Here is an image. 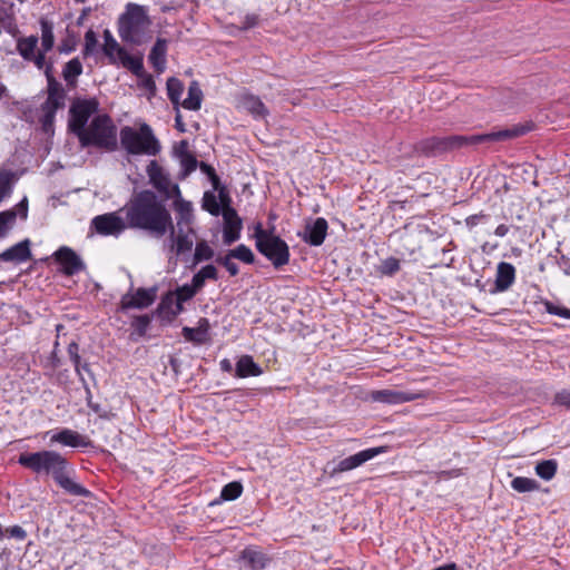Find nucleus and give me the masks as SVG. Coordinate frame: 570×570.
<instances>
[{
	"instance_id": "nucleus-1",
	"label": "nucleus",
	"mask_w": 570,
	"mask_h": 570,
	"mask_svg": "<svg viewBox=\"0 0 570 570\" xmlns=\"http://www.w3.org/2000/svg\"><path fill=\"white\" fill-rule=\"evenodd\" d=\"M120 212L129 228L146 230L155 238H161L171 227L170 213L150 190L135 195Z\"/></svg>"
},
{
	"instance_id": "nucleus-2",
	"label": "nucleus",
	"mask_w": 570,
	"mask_h": 570,
	"mask_svg": "<svg viewBox=\"0 0 570 570\" xmlns=\"http://www.w3.org/2000/svg\"><path fill=\"white\" fill-rule=\"evenodd\" d=\"M40 47L39 37L31 35L21 37L17 40V51L24 61L32 62L38 70L46 69L49 65L53 67V61L47 58V52L52 50L56 38L53 32V22L41 18L40 21Z\"/></svg>"
},
{
	"instance_id": "nucleus-3",
	"label": "nucleus",
	"mask_w": 570,
	"mask_h": 570,
	"mask_svg": "<svg viewBox=\"0 0 570 570\" xmlns=\"http://www.w3.org/2000/svg\"><path fill=\"white\" fill-rule=\"evenodd\" d=\"M150 26L147 7L129 2L118 19V33L124 41L140 45Z\"/></svg>"
},
{
	"instance_id": "nucleus-4",
	"label": "nucleus",
	"mask_w": 570,
	"mask_h": 570,
	"mask_svg": "<svg viewBox=\"0 0 570 570\" xmlns=\"http://www.w3.org/2000/svg\"><path fill=\"white\" fill-rule=\"evenodd\" d=\"M77 137L81 147L95 146L108 151L117 148L116 126L107 115L96 116Z\"/></svg>"
},
{
	"instance_id": "nucleus-5",
	"label": "nucleus",
	"mask_w": 570,
	"mask_h": 570,
	"mask_svg": "<svg viewBox=\"0 0 570 570\" xmlns=\"http://www.w3.org/2000/svg\"><path fill=\"white\" fill-rule=\"evenodd\" d=\"M120 144L130 155L156 156L161 148L151 127L147 124H141L138 129L130 126L122 127Z\"/></svg>"
},
{
	"instance_id": "nucleus-6",
	"label": "nucleus",
	"mask_w": 570,
	"mask_h": 570,
	"mask_svg": "<svg viewBox=\"0 0 570 570\" xmlns=\"http://www.w3.org/2000/svg\"><path fill=\"white\" fill-rule=\"evenodd\" d=\"M257 250L264 255L275 268H279L289 262L288 245L273 232L257 224L254 230Z\"/></svg>"
},
{
	"instance_id": "nucleus-7",
	"label": "nucleus",
	"mask_w": 570,
	"mask_h": 570,
	"mask_svg": "<svg viewBox=\"0 0 570 570\" xmlns=\"http://www.w3.org/2000/svg\"><path fill=\"white\" fill-rule=\"evenodd\" d=\"M19 463L36 473L50 474L53 480L69 465L68 461L56 451H39L23 453L19 456Z\"/></svg>"
},
{
	"instance_id": "nucleus-8",
	"label": "nucleus",
	"mask_w": 570,
	"mask_h": 570,
	"mask_svg": "<svg viewBox=\"0 0 570 570\" xmlns=\"http://www.w3.org/2000/svg\"><path fill=\"white\" fill-rule=\"evenodd\" d=\"M121 212H111L95 216L90 222V228L101 236L119 237L128 227L127 219Z\"/></svg>"
},
{
	"instance_id": "nucleus-9",
	"label": "nucleus",
	"mask_w": 570,
	"mask_h": 570,
	"mask_svg": "<svg viewBox=\"0 0 570 570\" xmlns=\"http://www.w3.org/2000/svg\"><path fill=\"white\" fill-rule=\"evenodd\" d=\"M95 99H78L70 107L69 129L77 136L86 128L88 119L97 111Z\"/></svg>"
},
{
	"instance_id": "nucleus-10",
	"label": "nucleus",
	"mask_w": 570,
	"mask_h": 570,
	"mask_svg": "<svg viewBox=\"0 0 570 570\" xmlns=\"http://www.w3.org/2000/svg\"><path fill=\"white\" fill-rule=\"evenodd\" d=\"M222 216L224 219L223 242L225 245H232L239 239L243 224L236 210L230 207V199L227 196H222Z\"/></svg>"
},
{
	"instance_id": "nucleus-11",
	"label": "nucleus",
	"mask_w": 570,
	"mask_h": 570,
	"mask_svg": "<svg viewBox=\"0 0 570 570\" xmlns=\"http://www.w3.org/2000/svg\"><path fill=\"white\" fill-rule=\"evenodd\" d=\"M168 230L170 232L169 248L177 257L191 252L196 236L194 227H175L171 224Z\"/></svg>"
},
{
	"instance_id": "nucleus-12",
	"label": "nucleus",
	"mask_w": 570,
	"mask_h": 570,
	"mask_svg": "<svg viewBox=\"0 0 570 570\" xmlns=\"http://www.w3.org/2000/svg\"><path fill=\"white\" fill-rule=\"evenodd\" d=\"M147 175L153 186L167 198L171 197L173 194H178V185L171 183L168 174L156 160L148 164Z\"/></svg>"
},
{
	"instance_id": "nucleus-13",
	"label": "nucleus",
	"mask_w": 570,
	"mask_h": 570,
	"mask_svg": "<svg viewBox=\"0 0 570 570\" xmlns=\"http://www.w3.org/2000/svg\"><path fill=\"white\" fill-rule=\"evenodd\" d=\"M45 71L47 81H48V97L42 105V110H55L62 108L65 106L66 92L60 82H58L53 77V68L49 65Z\"/></svg>"
},
{
	"instance_id": "nucleus-14",
	"label": "nucleus",
	"mask_w": 570,
	"mask_h": 570,
	"mask_svg": "<svg viewBox=\"0 0 570 570\" xmlns=\"http://www.w3.org/2000/svg\"><path fill=\"white\" fill-rule=\"evenodd\" d=\"M528 130L529 128L525 126L515 125L507 129H501L481 135H471L469 136V145H478L485 142L492 144L498 141L510 140L524 135Z\"/></svg>"
},
{
	"instance_id": "nucleus-15",
	"label": "nucleus",
	"mask_w": 570,
	"mask_h": 570,
	"mask_svg": "<svg viewBox=\"0 0 570 570\" xmlns=\"http://www.w3.org/2000/svg\"><path fill=\"white\" fill-rule=\"evenodd\" d=\"M383 450L381 448H372L366 449L364 451H361L354 455H351L348 458H345L341 460L337 464H335L332 470L330 471V474L336 475L337 473L351 471L363 463H365L368 460H372L374 456H376L379 453H382Z\"/></svg>"
},
{
	"instance_id": "nucleus-16",
	"label": "nucleus",
	"mask_w": 570,
	"mask_h": 570,
	"mask_svg": "<svg viewBox=\"0 0 570 570\" xmlns=\"http://www.w3.org/2000/svg\"><path fill=\"white\" fill-rule=\"evenodd\" d=\"M173 208L176 213V227H193L195 215L194 206L190 202L183 198L180 189L178 194H173Z\"/></svg>"
},
{
	"instance_id": "nucleus-17",
	"label": "nucleus",
	"mask_w": 570,
	"mask_h": 570,
	"mask_svg": "<svg viewBox=\"0 0 570 570\" xmlns=\"http://www.w3.org/2000/svg\"><path fill=\"white\" fill-rule=\"evenodd\" d=\"M156 298V288H138L136 292L127 293L121 297V307L128 308H146L150 306Z\"/></svg>"
},
{
	"instance_id": "nucleus-18",
	"label": "nucleus",
	"mask_w": 570,
	"mask_h": 570,
	"mask_svg": "<svg viewBox=\"0 0 570 570\" xmlns=\"http://www.w3.org/2000/svg\"><path fill=\"white\" fill-rule=\"evenodd\" d=\"M328 224L325 218L318 217L307 223L305 232L299 234L303 240L312 246H321L327 235Z\"/></svg>"
},
{
	"instance_id": "nucleus-19",
	"label": "nucleus",
	"mask_w": 570,
	"mask_h": 570,
	"mask_svg": "<svg viewBox=\"0 0 570 570\" xmlns=\"http://www.w3.org/2000/svg\"><path fill=\"white\" fill-rule=\"evenodd\" d=\"M47 435H50L51 443H59L65 446L85 448L89 444L86 436L70 429H62L57 432L50 431L47 432Z\"/></svg>"
},
{
	"instance_id": "nucleus-20",
	"label": "nucleus",
	"mask_w": 570,
	"mask_h": 570,
	"mask_svg": "<svg viewBox=\"0 0 570 570\" xmlns=\"http://www.w3.org/2000/svg\"><path fill=\"white\" fill-rule=\"evenodd\" d=\"M72 474L73 470L70 468V465H68L66 470L56 476L55 481L60 488H62L67 493L71 495L90 498L91 492L80 483L76 482L72 478Z\"/></svg>"
},
{
	"instance_id": "nucleus-21",
	"label": "nucleus",
	"mask_w": 570,
	"mask_h": 570,
	"mask_svg": "<svg viewBox=\"0 0 570 570\" xmlns=\"http://www.w3.org/2000/svg\"><path fill=\"white\" fill-rule=\"evenodd\" d=\"M236 107L239 110L247 111L255 119H264L267 115V109L262 100L252 94L244 92L237 97Z\"/></svg>"
},
{
	"instance_id": "nucleus-22",
	"label": "nucleus",
	"mask_w": 570,
	"mask_h": 570,
	"mask_svg": "<svg viewBox=\"0 0 570 570\" xmlns=\"http://www.w3.org/2000/svg\"><path fill=\"white\" fill-rule=\"evenodd\" d=\"M55 257L68 275H73L85 267L80 257L69 247H60L55 253Z\"/></svg>"
},
{
	"instance_id": "nucleus-23",
	"label": "nucleus",
	"mask_w": 570,
	"mask_h": 570,
	"mask_svg": "<svg viewBox=\"0 0 570 570\" xmlns=\"http://www.w3.org/2000/svg\"><path fill=\"white\" fill-rule=\"evenodd\" d=\"M419 397L415 393L396 391V390H380L372 392V400L387 404H401L414 401Z\"/></svg>"
},
{
	"instance_id": "nucleus-24",
	"label": "nucleus",
	"mask_w": 570,
	"mask_h": 570,
	"mask_svg": "<svg viewBox=\"0 0 570 570\" xmlns=\"http://www.w3.org/2000/svg\"><path fill=\"white\" fill-rule=\"evenodd\" d=\"M198 292L194 289L190 284H184L178 286L175 292L167 295L163 301V305L171 303L175 298V308L171 311V313L173 315H178L184 311L183 304L191 299Z\"/></svg>"
},
{
	"instance_id": "nucleus-25",
	"label": "nucleus",
	"mask_w": 570,
	"mask_h": 570,
	"mask_svg": "<svg viewBox=\"0 0 570 570\" xmlns=\"http://www.w3.org/2000/svg\"><path fill=\"white\" fill-rule=\"evenodd\" d=\"M515 281V268L512 264L501 262L497 267L495 292L508 291Z\"/></svg>"
},
{
	"instance_id": "nucleus-26",
	"label": "nucleus",
	"mask_w": 570,
	"mask_h": 570,
	"mask_svg": "<svg viewBox=\"0 0 570 570\" xmlns=\"http://www.w3.org/2000/svg\"><path fill=\"white\" fill-rule=\"evenodd\" d=\"M31 256L29 240H22L0 254V261L23 263Z\"/></svg>"
},
{
	"instance_id": "nucleus-27",
	"label": "nucleus",
	"mask_w": 570,
	"mask_h": 570,
	"mask_svg": "<svg viewBox=\"0 0 570 570\" xmlns=\"http://www.w3.org/2000/svg\"><path fill=\"white\" fill-rule=\"evenodd\" d=\"M167 40L158 38L149 52V61L158 73L166 69Z\"/></svg>"
},
{
	"instance_id": "nucleus-28",
	"label": "nucleus",
	"mask_w": 570,
	"mask_h": 570,
	"mask_svg": "<svg viewBox=\"0 0 570 570\" xmlns=\"http://www.w3.org/2000/svg\"><path fill=\"white\" fill-rule=\"evenodd\" d=\"M263 373L261 366L254 362L250 355H242L235 368L237 377L259 376Z\"/></svg>"
},
{
	"instance_id": "nucleus-29",
	"label": "nucleus",
	"mask_w": 570,
	"mask_h": 570,
	"mask_svg": "<svg viewBox=\"0 0 570 570\" xmlns=\"http://www.w3.org/2000/svg\"><path fill=\"white\" fill-rule=\"evenodd\" d=\"M208 328V321L206 318H200L197 327H183V336L188 342L203 344L207 340Z\"/></svg>"
},
{
	"instance_id": "nucleus-30",
	"label": "nucleus",
	"mask_w": 570,
	"mask_h": 570,
	"mask_svg": "<svg viewBox=\"0 0 570 570\" xmlns=\"http://www.w3.org/2000/svg\"><path fill=\"white\" fill-rule=\"evenodd\" d=\"M217 281L218 279V272L217 268L209 264L206 266H203L191 278V287L199 292L204 286L206 281Z\"/></svg>"
},
{
	"instance_id": "nucleus-31",
	"label": "nucleus",
	"mask_w": 570,
	"mask_h": 570,
	"mask_svg": "<svg viewBox=\"0 0 570 570\" xmlns=\"http://www.w3.org/2000/svg\"><path fill=\"white\" fill-rule=\"evenodd\" d=\"M217 281L218 279V272L217 268L209 264L206 266H203L191 278V287L199 292L204 286L206 281Z\"/></svg>"
},
{
	"instance_id": "nucleus-32",
	"label": "nucleus",
	"mask_w": 570,
	"mask_h": 570,
	"mask_svg": "<svg viewBox=\"0 0 570 570\" xmlns=\"http://www.w3.org/2000/svg\"><path fill=\"white\" fill-rule=\"evenodd\" d=\"M217 281L218 279V272L217 268L209 264L206 266H203L191 278V287L199 292L204 286L206 281Z\"/></svg>"
},
{
	"instance_id": "nucleus-33",
	"label": "nucleus",
	"mask_w": 570,
	"mask_h": 570,
	"mask_svg": "<svg viewBox=\"0 0 570 570\" xmlns=\"http://www.w3.org/2000/svg\"><path fill=\"white\" fill-rule=\"evenodd\" d=\"M203 91L197 81H191L188 87V95L180 105L188 110H198L202 107Z\"/></svg>"
},
{
	"instance_id": "nucleus-34",
	"label": "nucleus",
	"mask_w": 570,
	"mask_h": 570,
	"mask_svg": "<svg viewBox=\"0 0 570 570\" xmlns=\"http://www.w3.org/2000/svg\"><path fill=\"white\" fill-rule=\"evenodd\" d=\"M104 40L105 42L102 50L105 55L109 58L111 62H116L117 59L121 56V52H125L126 50L119 46V43L108 29L104 31Z\"/></svg>"
},
{
	"instance_id": "nucleus-35",
	"label": "nucleus",
	"mask_w": 570,
	"mask_h": 570,
	"mask_svg": "<svg viewBox=\"0 0 570 570\" xmlns=\"http://www.w3.org/2000/svg\"><path fill=\"white\" fill-rule=\"evenodd\" d=\"M82 73V63L78 58L69 60L62 70L63 79L68 85L73 86L77 78Z\"/></svg>"
},
{
	"instance_id": "nucleus-36",
	"label": "nucleus",
	"mask_w": 570,
	"mask_h": 570,
	"mask_svg": "<svg viewBox=\"0 0 570 570\" xmlns=\"http://www.w3.org/2000/svg\"><path fill=\"white\" fill-rule=\"evenodd\" d=\"M125 68L130 70L137 77L142 76L144 66L141 57H134L129 55L127 51L121 52V56L117 59Z\"/></svg>"
},
{
	"instance_id": "nucleus-37",
	"label": "nucleus",
	"mask_w": 570,
	"mask_h": 570,
	"mask_svg": "<svg viewBox=\"0 0 570 570\" xmlns=\"http://www.w3.org/2000/svg\"><path fill=\"white\" fill-rule=\"evenodd\" d=\"M14 180L16 177L11 170H0V204L11 195Z\"/></svg>"
},
{
	"instance_id": "nucleus-38",
	"label": "nucleus",
	"mask_w": 570,
	"mask_h": 570,
	"mask_svg": "<svg viewBox=\"0 0 570 570\" xmlns=\"http://www.w3.org/2000/svg\"><path fill=\"white\" fill-rule=\"evenodd\" d=\"M166 86L168 98L173 102V105H180V98L184 92V83L179 79L171 77L167 80Z\"/></svg>"
},
{
	"instance_id": "nucleus-39",
	"label": "nucleus",
	"mask_w": 570,
	"mask_h": 570,
	"mask_svg": "<svg viewBox=\"0 0 570 570\" xmlns=\"http://www.w3.org/2000/svg\"><path fill=\"white\" fill-rule=\"evenodd\" d=\"M213 257L214 249L208 245L206 240H200L196 243L193 257V266H196L204 261H209Z\"/></svg>"
},
{
	"instance_id": "nucleus-40",
	"label": "nucleus",
	"mask_w": 570,
	"mask_h": 570,
	"mask_svg": "<svg viewBox=\"0 0 570 570\" xmlns=\"http://www.w3.org/2000/svg\"><path fill=\"white\" fill-rule=\"evenodd\" d=\"M243 559L254 569L262 570L266 567L265 556L256 550L246 549L243 551Z\"/></svg>"
},
{
	"instance_id": "nucleus-41",
	"label": "nucleus",
	"mask_w": 570,
	"mask_h": 570,
	"mask_svg": "<svg viewBox=\"0 0 570 570\" xmlns=\"http://www.w3.org/2000/svg\"><path fill=\"white\" fill-rule=\"evenodd\" d=\"M222 196L224 195L220 194L219 199H217V197L214 194L205 193L203 199V208L213 216H218L219 214H222L223 209Z\"/></svg>"
},
{
	"instance_id": "nucleus-42",
	"label": "nucleus",
	"mask_w": 570,
	"mask_h": 570,
	"mask_svg": "<svg viewBox=\"0 0 570 570\" xmlns=\"http://www.w3.org/2000/svg\"><path fill=\"white\" fill-rule=\"evenodd\" d=\"M511 488L517 492H532L539 489V484L534 479L517 476L511 481Z\"/></svg>"
},
{
	"instance_id": "nucleus-43",
	"label": "nucleus",
	"mask_w": 570,
	"mask_h": 570,
	"mask_svg": "<svg viewBox=\"0 0 570 570\" xmlns=\"http://www.w3.org/2000/svg\"><path fill=\"white\" fill-rule=\"evenodd\" d=\"M227 254L233 259H238L246 264H252V263H254V259H255V256H254L252 249L244 244L238 245L236 248L228 250Z\"/></svg>"
},
{
	"instance_id": "nucleus-44",
	"label": "nucleus",
	"mask_w": 570,
	"mask_h": 570,
	"mask_svg": "<svg viewBox=\"0 0 570 570\" xmlns=\"http://www.w3.org/2000/svg\"><path fill=\"white\" fill-rule=\"evenodd\" d=\"M557 472V462L554 460H547L535 465V473L543 480H551Z\"/></svg>"
},
{
	"instance_id": "nucleus-45",
	"label": "nucleus",
	"mask_w": 570,
	"mask_h": 570,
	"mask_svg": "<svg viewBox=\"0 0 570 570\" xmlns=\"http://www.w3.org/2000/svg\"><path fill=\"white\" fill-rule=\"evenodd\" d=\"M243 492V485L238 481H233L226 484L220 492V499L223 501H233L240 497Z\"/></svg>"
},
{
	"instance_id": "nucleus-46",
	"label": "nucleus",
	"mask_w": 570,
	"mask_h": 570,
	"mask_svg": "<svg viewBox=\"0 0 570 570\" xmlns=\"http://www.w3.org/2000/svg\"><path fill=\"white\" fill-rule=\"evenodd\" d=\"M78 351H79V346L76 342H71L68 345L69 357L75 366L76 372L78 373L79 376H81V371L83 370L86 372H89V367H88V364L80 363V356H79Z\"/></svg>"
},
{
	"instance_id": "nucleus-47",
	"label": "nucleus",
	"mask_w": 570,
	"mask_h": 570,
	"mask_svg": "<svg viewBox=\"0 0 570 570\" xmlns=\"http://www.w3.org/2000/svg\"><path fill=\"white\" fill-rule=\"evenodd\" d=\"M16 220V212L6 210L0 213V236L4 235Z\"/></svg>"
},
{
	"instance_id": "nucleus-48",
	"label": "nucleus",
	"mask_w": 570,
	"mask_h": 570,
	"mask_svg": "<svg viewBox=\"0 0 570 570\" xmlns=\"http://www.w3.org/2000/svg\"><path fill=\"white\" fill-rule=\"evenodd\" d=\"M216 262L223 265L232 276H236L239 272L237 264L234 263L228 254L217 257Z\"/></svg>"
},
{
	"instance_id": "nucleus-49",
	"label": "nucleus",
	"mask_w": 570,
	"mask_h": 570,
	"mask_svg": "<svg viewBox=\"0 0 570 570\" xmlns=\"http://www.w3.org/2000/svg\"><path fill=\"white\" fill-rule=\"evenodd\" d=\"M98 43L97 36L92 30H88L85 33V49L83 53L89 56L94 52Z\"/></svg>"
},
{
	"instance_id": "nucleus-50",
	"label": "nucleus",
	"mask_w": 570,
	"mask_h": 570,
	"mask_svg": "<svg viewBox=\"0 0 570 570\" xmlns=\"http://www.w3.org/2000/svg\"><path fill=\"white\" fill-rule=\"evenodd\" d=\"M546 311L549 314L558 315L563 318L570 320V309L563 306L556 305L553 303L547 302L546 303Z\"/></svg>"
},
{
	"instance_id": "nucleus-51",
	"label": "nucleus",
	"mask_w": 570,
	"mask_h": 570,
	"mask_svg": "<svg viewBox=\"0 0 570 570\" xmlns=\"http://www.w3.org/2000/svg\"><path fill=\"white\" fill-rule=\"evenodd\" d=\"M140 78L139 86L149 92V95L154 96L156 92V83L153 77L146 72H142V76H138Z\"/></svg>"
},
{
	"instance_id": "nucleus-52",
	"label": "nucleus",
	"mask_w": 570,
	"mask_h": 570,
	"mask_svg": "<svg viewBox=\"0 0 570 570\" xmlns=\"http://www.w3.org/2000/svg\"><path fill=\"white\" fill-rule=\"evenodd\" d=\"M180 163H181V166L184 168V174L185 175H187V174L191 173L193 170H195L196 166H197V160L195 159L194 156H191L189 154L181 155Z\"/></svg>"
},
{
	"instance_id": "nucleus-53",
	"label": "nucleus",
	"mask_w": 570,
	"mask_h": 570,
	"mask_svg": "<svg viewBox=\"0 0 570 570\" xmlns=\"http://www.w3.org/2000/svg\"><path fill=\"white\" fill-rule=\"evenodd\" d=\"M400 269V262L390 257L382 263V273L392 275Z\"/></svg>"
},
{
	"instance_id": "nucleus-54",
	"label": "nucleus",
	"mask_w": 570,
	"mask_h": 570,
	"mask_svg": "<svg viewBox=\"0 0 570 570\" xmlns=\"http://www.w3.org/2000/svg\"><path fill=\"white\" fill-rule=\"evenodd\" d=\"M488 219H489V215L480 213V214H475V215H471V216L466 217L465 225H466V227L472 229L475 226H478L479 224L485 223Z\"/></svg>"
},
{
	"instance_id": "nucleus-55",
	"label": "nucleus",
	"mask_w": 570,
	"mask_h": 570,
	"mask_svg": "<svg viewBox=\"0 0 570 570\" xmlns=\"http://www.w3.org/2000/svg\"><path fill=\"white\" fill-rule=\"evenodd\" d=\"M554 403L570 410V391L563 390L556 394Z\"/></svg>"
},
{
	"instance_id": "nucleus-56",
	"label": "nucleus",
	"mask_w": 570,
	"mask_h": 570,
	"mask_svg": "<svg viewBox=\"0 0 570 570\" xmlns=\"http://www.w3.org/2000/svg\"><path fill=\"white\" fill-rule=\"evenodd\" d=\"M7 533L17 540H23L27 535L26 531L20 525H13L7 529Z\"/></svg>"
},
{
	"instance_id": "nucleus-57",
	"label": "nucleus",
	"mask_w": 570,
	"mask_h": 570,
	"mask_svg": "<svg viewBox=\"0 0 570 570\" xmlns=\"http://www.w3.org/2000/svg\"><path fill=\"white\" fill-rule=\"evenodd\" d=\"M16 216L20 215L22 219H26L28 216V199L24 197L21 202H19L16 206Z\"/></svg>"
},
{
	"instance_id": "nucleus-58",
	"label": "nucleus",
	"mask_w": 570,
	"mask_h": 570,
	"mask_svg": "<svg viewBox=\"0 0 570 570\" xmlns=\"http://www.w3.org/2000/svg\"><path fill=\"white\" fill-rule=\"evenodd\" d=\"M56 112L55 110H43L42 126L46 131L51 127Z\"/></svg>"
},
{
	"instance_id": "nucleus-59",
	"label": "nucleus",
	"mask_w": 570,
	"mask_h": 570,
	"mask_svg": "<svg viewBox=\"0 0 570 570\" xmlns=\"http://www.w3.org/2000/svg\"><path fill=\"white\" fill-rule=\"evenodd\" d=\"M509 232V227L504 224L499 225L495 230L494 235L498 237H504Z\"/></svg>"
},
{
	"instance_id": "nucleus-60",
	"label": "nucleus",
	"mask_w": 570,
	"mask_h": 570,
	"mask_svg": "<svg viewBox=\"0 0 570 570\" xmlns=\"http://www.w3.org/2000/svg\"><path fill=\"white\" fill-rule=\"evenodd\" d=\"M452 140L456 146L469 145V136H455Z\"/></svg>"
},
{
	"instance_id": "nucleus-61",
	"label": "nucleus",
	"mask_w": 570,
	"mask_h": 570,
	"mask_svg": "<svg viewBox=\"0 0 570 570\" xmlns=\"http://www.w3.org/2000/svg\"><path fill=\"white\" fill-rule=\"evenodd\" d=\"M175 121H176V128L180 131H185L184 122L181 120V115L179 112L176 115Z\"/></svg>"
},
{
	"instance_id": "nucleus-62",
	"label": "nucleus",
	"mask_w": 570,
	"mask_h": 570,
	"mask_svg": "<svg viewBox=\"0 0 570 570\" xmlns=\"http://www.w3.org/2000/svg\"><path fill=\"white\" fill-rule=\"evenodd\" d=\"M220 368L225 372L232 371V363L228 360L220 361Z\"/></svg>"
},
{
	"instance_id": "nucleus-63",
	"label": "nucleus",
	"mask_w": 570,
	"mask_h": 570,
	"mask_svg": "<svg viewBox=\"0 0 570 570\" xmlns=\"http://www.w3.org/2000/svg\"><path fill=\"white\" fill-rule=\"evenodd\" d=\"M138 322L142 325V326H147L149 324V317L144 315V316H140L138 318Z\"/></svg>"
},
{
	"instance_id": "nucleus-64",
	"label": "nucleus",
	"mask_w": 570,
	"mask_h": 570,
	"mask_svg": "<svg viewBox=\"0 0 570 570\" xmlns=\"http://www.w3.org/2000/svg\"><path fill=\"white\" fill-rule=\"evenodd\" d=\"M7 94V87L1 85L0 86V99Z\"/></svg>"
}]
</instances>
